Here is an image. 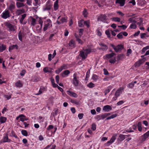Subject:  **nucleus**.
Segmentation results:
<instances>
[{"instance_id": "nucleus-11", "label": "nucleus", "mask_w": 149, "mask_h": 149, "mask_svg": "<svg viewBox=\"0 0 149 149\" xmlns=\"http://www.w3.org/2000/svg\"><path fill=\"white\" fill-rule=\"evenodd\" d=\"M123 89L124 88L123 87H121L119 88L116 92L115 95L116 96V97H118L122 93Z\"/></svg>"}, {"instance_id": "nucleus-17", "label": "nucleus", "mask_w": 149, "mask_h": 149, "mask_svg": "<svg viewBox=\"0 0 149 149\" xmlns=\"http://www.w3.org/2000/svg\"><path fill=\"white\" fill-rule=\"evenodd\" d=\"M115 55H116L115 53H112L111 54H106L105 56H104L103 58L104 59H105L106 58L109 59Z\"/></svg>"}, {"instance_id": "nucleus-59", "label": "nucleus", "mask_w": 149, "mask_h": 149, "mask_svg": "<svg viewBox=\"0 0 149 149\" xmlns=\"http://www.w3.org/2000/svg\"><path fill=\"white\" fill-rule=\"evenodd\" d=\"M84 114L82 113H79L78 115V117L79 118L81 119L82 118Z\"/></svg>"}, {"instance_id": "nucleus-18", "label": "nucleus", "mask_w": 149, "mask_h": 149, "mask_svg": "<svg viewBox=\"0 0 149 149\" xmlns=\"http://www.w3.org/2000/svg\"><path fill=\"white\" fill-rule=\"evenodd\" d=\"M125 3V0H116V4L118 3L120 6H123Z\"/></svg>"}, {"instance_id": "nucleus-35", "label": "nucleus", "mask_w": 149, "mask_h": 149, "mask_svg": "<svg viewBox=\"0 0 149 149\" xmlns=\"http://www.w3.org/2000/svg\"><path fill=\"white\" fill-rule=\"evenodd\" d=\"M10 140L8 138V136L7 135H6L4 137L3 139V142H10Z\"/></svg>"}, {"instance_id": "nucleus-44", "label": "nucleus", "mask_w": 149, "mask_h": 149, "mask_svg": "<svg viewBox=\"0 0 149 149\" xmlns=\"http://www.w3.org/2000/svg\"><path fill=\"white\" fill-rule=\"evenodd\" d=\"M87 86L88 87L90 88H93V87H94L95 86L94 84L92 82H90V83H89V84H88L87 85Z\"/></svg>"}, {"instance_id": "nucleus-1", "label": "nucleus", "mask_w": 149, "mask_h": 149, "mask_svg": "<svg viewBox=\"0 0 149 149\" xmlns=\"http://www.w3.org/2000/svg\"><path fill=\"white\" fill-rule=\"evenodd\" d=\"M91 52L90 48H87L86 49L83 48L82 50L80 51L79 56L82 58V60H84L86 59L88 54Z\"/></svg>"}, {"instance_id": "nucleus-2", "label": "nucleus", "mask_w": 149, "mask_h": 149, "mask_svg": "<svg viewBox=\"0 0 149 149\" xmlns=\"http://www.w3.org/2000/svg\"><path fill=\"white\" fill-rule=\"evenodd\" d=\"M5 25L8 29V30L10 32H15L17 29L15 26L13 25L10 23L7 22H5Z\"/></svg>"}, {"instance_id": "nucleus-7", "label": "nucleus", "mask_w": 149, "mask_h": 149, "mask_svg": "<svg viewBox=\"0 0 149 149\" xmlns=\"http://www.w3.org/2000/svg\"><path fill=\"white\" fill-rule=\"evenodd\" d=\"M110 114L109 113H105L102 114H100L97 116L96 118V119L99 120L102 119H104L105 118Z\"/></svg>"}, {"instance_id": "nucleus-13", "label": "nucleus", "mask_w": 149, "mask_h": 149, "mask_svg": "<svg viewBox=\"0 0 149 149\" xmlns=\"http://www.w3.org/2000/svg\"><path fill=\"white\" fill-rule=\"evenodd\" d=\"M74 78L73 80V83L75 86H77L79 85V81L77 79L74 74L73 76Z\"/></svg>"}, {"instance_id": "nucleus-10", "label": "nucleus", "mask_w": 149, "mask_h": 149, "mask_svg": "<svg viewBox=\"0 0 149 149\" xmlns=\"http://www.w3.org/2000/svg\"><path fill=\"white\" fill-rule=\"evenodd\" d=\"M98 21H100L104 23H107L106 19V16L105 15H102L100 16L98 18Z\"/></svg>"}, {"instance_id": "nucleus-45", "label": "nucleus", "mask_w": 149, "mask_h": 149, "mask_svg": "<svg viewBox=\"0 0 149 149\" xmlns=\"http://www.w3.org/2000/svg\"><path fill=\"white\" fill-rule=\"evenodd\" d=\"M22 134L24 136H26L28 135V133L26 130H23L21 131Z\"/></svg>"}, {"instance_id": "nucleus-32", "label": "nucleus", "mask_w": 149, "mask_h": 149, "mask_svg": "<svg viewBox=\"0 0 149 149\" xmlns=\"http://www.w3.org/2000/svg\"><path fill=\"white\" fill-rule=\"evenodd\" d=\"M18 48V46L17 45H13L10 46L9 48V51L10 52L11 50L14 48L17 49Z\"/></svg>"}, {"instance_id": "nucleus-20", "label": "nucleus", "mask_w": 149, "mask_h": 149, "mask_svg": "<svg viewBox=\"0 0 149 149\" xmlns=\"http://www.w3.org/2000/svg\"><path fill=\"white\" fill-rule=\"evenodd\" d=\"M26 14H24L23 15H21V18L19 20V22L20 23L22 24H24L25 23H23V21L24 19L26 17Z\"/></svg>"}, {"instance_id": "nucleus-55", "label": "nucleus", "mask_w": 149, "mask_h": 149, "mask_svg": "<svg viewBox=\"0 0 149 149\" xmlns=\"http://www.w3.org/2000/svg\"><path fill=\"white\" fill-rule=\"evenodd\" d=\"M56 82L58 84L59 82V77L58 75H56L55 77Z\"/></svg>"}, {"instance_id": "nucleus-21", "label": "nucleus", "mask_w": 149, "mask_h": 149, "mask_svg": "<svg viewBox=\"0 0 149 149\" xmlns=\"http://www.w3.org/2000/svg\"><path fill=\"white\" fill-rule=\"evenodd\" d=\"M38 22L39 24H40V26L39 27V28L38 29L39 31H40L41 30L42 28V27L43 23V21L42 19H41L40 17H38Z\"/></svg>"}, {"instance_id": "nucleus-29", "label": "nucleus", "mask_w": 149, "mask_h": 149, "mask_svg": "<svg viewBox=\"0 0 149 149\" xmlns=\"http://www.w3.org/2000/svg\"><path fill=\"white\" fill-rule=\"evenodd\" d=\"M69 45L71 48H73L75 47L74 41V40H71L70 41L69 43Z\"/></svg>"}, {"instance_id": "nucleus-15", "label": "nucleus", "mask_w": 149, "mask_h": 149, "mask_svg": "<svg viewBox=\"0 0 149 149\" xmlns=\"http://www.w3.org/2000/svg\"><path fill=\"white\" fill-rule=\"evenodd\" d=\"M99 45L102 47L99 48L100 49H101L103 51H105L107 50L108 48L107 46L102 43H100Z\"/></svg>"}, {"instance_id": "nucleus-31", "label": "nucleus", "mask_w": 149, "mask_h": 149, "mask_svg": "<svg viewBox=\"0 0 149 149\" xmlns=\"http://www.w3.org/2000/svg\"><path fill=\"white\" fill-rule=\"evenodd\" d=\"M15 8V5L13 3H11L8 6V9L12 11Z\"/></svg>"}, {"instance_id": "nucleus-46", "label": "nucleus", "mask_w": 149, "mask_h": 149, "mask_svg": "<svg viewBox=\"0 0 149 149\" xmlns=\"http://www.w3.org/2000/svg\"><path fill=\"white\" fill-rule=\"evenodd\" d=\"M43 71L45 73L50 72V71L49 70V68L47 67H45L43 68Z\"/></svg>"}, {"instance_id": "nucleus-54", "label": "nucleus", "mask_w": 149, "mask_h": 149, "mask_svg": "<svg viewBox=\"0 0 149 149\" xmlns=\"http://www.w3.org/2000/svg\"><path fill=\"white\" fill-rule=\"evenodd\" d=\"M84 24L86 25L87 27L88 28L89 27L90 22L88 21H84Z\"/></svg>"}, {"instance_id": "nucleus-48", "label": "nucleus", "mask_w": 149, "mask_h": 149, "mask_svg": "<svg viewBox=\"0 0 149 149\" xmlns=\"http://www.w3.org/2000/svg\"><path fill=\"white\" fill-rule=\"evenodd\" d=\"M81 35L80 34H79V35L77 34L76 33L75 34L74 36L76 39L77 40L80 39V38L81 37Z\"/></svg>"}, {"instance_id": "nucleus-6", "label": "nucleus", "mask_w": 149, "mask_h": 149, "mask_svg": "<svg viewBox=\"0 0 149 149\" xmlns=\"http://www.w3.org/2000/svg\"><path fill=\"white\" fill-rule=\"evenodd\" d=\"M111 46L116 52L121 51L124 48L123 45L121 44L118 45L116 46L113 44H111Z\"/></svg>"}, {"instance_id": "nucleus-37", "label": "nucleus", "mask_w": 149, "mask_h": 149, "mask_svg": "<svg viewBox=\"0 0 149 149\" xmlns=\"http://www.w3.org/2000/svg\"><path fill=\"white\" fill-rule=\"evenodd\" d=\"M6 49V46L3 45H2L0 46V52H2L3 51L5 50Z\"/></svg>"}, {"instance_id": "nucleus-28", "label": "nucleus", "mask_w": 149, "mask_h": 149, "mask_svg": "<svg viewBox=\"0 0 149 149\" xmlns=\"http://www.w3.org/2000/svg\"><path fill=\"white\" fill-rule=\"evenodd\" d=\"M33 4L35 6H40V0H34Z\"/></svg>"}, {"instance_id": "nucleus-50", "label": "nucleus", "mask_w": 149, "mask_h": 149, "mask_svg": "<svg viewBox=\"0 0 149 149\" xmlns=\"http://www.w3.org/2000/svg\"><path fill=\"white\" fill-rule=\"evenodd\" d=\"M117 36L119 39H121L123 38V36L122 34V32H121L119 33L117 35Z\"/></svg>"}, {"instance_id": "nucleus-12", "label": "nucleus", "mask_w": 149, "mask_h": 149, "mask_svg": "<svg viewBox=\"0 0 149 149\" xmlns=\"http://www.w3.org/2000/svg\"><path fill=\"white\" fill-rule=\"evenodd\" d=\"M149 136V130L141 136V140L142 141H145Z\"/></svg>"}, {"instance_id": "nucleus-34", "label": "nucleus", "mask_w": 149, "mask_h": 149, "mask_svg": "<svg viewBox=\"0 0 149 149\" xmlns=\"http://www.w3.org/2000/svg\"><path fill=\"white\" fill-rule=\"evenodd\" d=\"M6 117L1 116L0 117V123H4L6 122Z\"/></svg>"}, {"instance_id": "nucleus-43", "label": "nucleus", "mask_w": 149, "mask_h": 149, "mask_svg": "<svg viewBox=\"0 0 149 149\" xmlns=\"http://www.w3.org/2000/svg\"><path fill=\"white\" fill-rule=\"evenodd\" d=\"M130 27L131 29H136V25L135 23H133L130 25Z\"/></svg>"}, {"instance_id": "nucleus-38", "label": "nucleus", "mask_w": 149, "mask_h": 149, "mask_svg": "<svg viewBox=\"0 0 149 149\" xmlns=\"http://www.w3.org/2000/svg\"><path fill=\"white\" fill-rule=\"evenodd\" d=\"M111 86H109L107 89H106L104 93L105 95H106L107 93H108L110 91L111 89Z\"/></svg>"}, {"instance_id": "nucleus-3", "label": "nucleus", "mask_w": 149, "mask_h": 149, "mask_svg": "<svg viewBox=\"0 0 149 149\" xmlns=\"http://www.w3.org/2000/svg\"><path fill=\"white\" fill-rule=\"evenodd\" d=\"M52 4L49 0H48L45 5L43 7L42 10L43 11H49L52 8Z\"/></svg>"}, {"instance_id": "nucleus-14", "label": "nucleus", "mask_w": 149, "mask_h": 149, "mask_svg": "<svg viewBox=\"0 0 149 149\" xmlns=\"http://www.w3.org/2000/svg\"><path fill=\"white\" fill-rule=\"evenodd\" d=\"M112 108L111 106L109 105L104 106L103 108V110L106 112H109L112 110Z\"/></svg>"}, {"instance_id": "nucleus-27", "label": "nucleus", "mask_w": 149, "mask_h": 149, "mask_svg": "<svg viewBox=\"0 0 149 149\" xmlns=\"http://www.w3.org/2000/svg\"><path fill=\"white\" fill-rule=\"evenodd\" d=\"M16 87L20 88L22 86V84L20 80L18 81L15 84Z\"/></svg>"}, {"instance_id": "nucleus-23", "label": "nucleus", "mask_w": 149, "mask_h": 149, "mask_svg": "<svg viewBox=\"0 0 149 149\" xmlns=\"http://www.w3.org/2000/svg\"><path fill=\"white\" fill-rule=\"evenodd\" d=\"M125 139V135L120 134L118 136V140L120 141H122Z\"/></svg>"}, {"instance_id": "nucleus-5", "label": "nucleus", "mask_w": 149, "mask_h": 149, "mask_svg": "<svg viewBox=\"0 0 149 149\" xmlns=\"http://www.w3.org/2000/svg\"><path fill=\"white\" fill-rule=\"evenodd\" d=\"M11 15L10 12L7 10L4 11L1 15V17L3 19H6L9 18Z\"/></svg>"}, {"instance_id": "nucleus-51", "label": "nucleus", "mask_w": 149, "mask_h": 149, "mask_svg": "<svg viewBox=\"0 0 149 149\" xmlns=\"http://www.w3.org/2000/svg\"><path fill=\"white\" fill-rule=\"evenodd\" d=\"M112 143L111 142L110 140L109 141H108L106 143L104 144V145L105 146H108L110 145Z\"/></svg>"}, {"instance_id": "nucleus-63", "label": "nucleus", "mask_w": 149, "mask_h": 149, "mask_svg": "<svg viewBox=\"0 0 149 149\" xmlns=\"http://www.w3.org/2000/svg\"><path fill=\"white\" fill-rule=\"evenodd\" d=\"M26 3L29 5H31L32 0H26Z\"/></svg>"}, {"instance_id": "nucleus-30", "label": "nucleus", "mask_w": 149, "mask_h": 149, "mask_svg": "<svg viewBox=\"0 0 149 149\" xmlns=\"http://www.w3.org/2000/svg\"><path fill=\"white\" fill-rule=\"evenodd\" d=\"M70 102L74 104L77 105H79L80 104V101L77 100H70Z\"/></svg>"}, {"instance_id": "nucleus-39", "label": "nucleus", "mask_w": 149, "mask_h": 149, "mask_svg": "<svg viewBox=\"0 0 149 149\" xmlns=\"http://www.w3.org/2000/svg\"><path fill=\"white\" fill-rule=\"evenodd\" d=\"M98 76L97 75L95 74H93L92 77V79L94 81H96L98 79Z\"/></svg>"}, {"instance_id": "nucleus-57", "label": "nucleus", "mask_w": 149, "mask_h": 149, "mask_svg": "<svg viewBox=\"0 0 149 149\" xmlns=\"http://www.w3.org/2000/svg\"><path fill=\"white\" fill-rule=\"evenodd\" d=\"M132 52V50L131 49H127V56H129Z\"/></svg>"}, {"instance_id": "nucleus-61", "label": "nucleus", "mask_w": 149, "mask_h": 149, "mask_svg": "<svg viewBox=\"0 0 149 149\" xmlns=\"http://www.w3.org/2000/svg\"><path fill=\"white\" fill-rule=\"evenodd\" d=\"M55 33H52L50 34L49 38V40H52V39L53 37L54 36Z\"/></svg>"}, {"instance_id": "nucleus-16", "label": "nucleus", "mask_w": 149, "mask_h": 149, "mask_svg": "<svg viewBox=\"0 0 149 149\" xmlns=\"http://www.w3.org/2000/svg\"><path fill=\"white\" fill-rule=\"evenodd\" d=\"M67 93L69 95L72 97H78V95L77 94L72 91H67Z\"/></svg>"}, {"instance_id": "nucleus-56", "label": "nucleus", "mask_w": 149, "mask_h": 149, "mask_svg": "<svg viewBox=\"0 0 149 149\" xmlns=\"http://www.w3.org/2000/svg\"><path fill=\"white\" fill-rule=\"evenodd\" d=\"M105 33L107 35L108 38H110V33L109 30H107L106 31Z\"/></svg>"}, {"instance_id": "nucleus-26", "label": "nucleus", "mask_w": 149, "mask_h": 149, "mask_svg": "<svg viewBox=\"0 0 149 149\" xmlns=\"http://www.w3.org/2000/svg\"><path fill=\"white\" fill-rule=\"evenodd\" d=\"M24 36V34L23 32L20 31L18 34V38L19 40L21 41H22V38Z\"/></svg>"}, {"instance_id": "nucleus-33", "label": "nucleus", "mask_w": 149, "mask_h": 149, "mask_svg": "<svg viewBox=\"0 0 149 149\" xmlns=\"http://www.w3.org/2000/svg\"><path fill=\"white\" fill-rule=\"evenodd\" d=\"M25 116L23 114L20 115H19V117H20V120L22 122H24V121L27 120V119L24 118V117Z\"/></svg>"}, {"instance_id": "nucleus-40", "label": "nucleus", "mask_w": 149, "mask_h": 149, "mask_svg": "<svg viewBox=\"0 0 149 149\" xmlns=\"http://www.w3.org/2000/svg\"><path fill=\"white\" fill-rule=\"evenodd\" d=\"M112 19L115 22H120V19L118 17H115L112 18Z\"/></svg>"}, {"instance_id": "nucleus-41", "label": "nucleus", "mask_w": 149, "mask_h": 149, "mask_svg": "<svg viewBox=\"0 0 149 149\" xmlns=\"http://www.w3.org/2000/svg\"><path fill=\"white\" fill-rule=\"evenodd\" d=\"M117 116V114H114L112 115L111 116H110L108 118H107L106 119L107 120H109L113 118H115Z\"/></svg>"}, {"instance_id": "nucleus-25", "label": "nucleus", "mask_w": 149, "mask_h": 149, "mask_svg": "<svg viewBox=\"0 0 149 149\" xmlns=\"http://www.w3.org/2000/svg\"><path fill=\"white\" fill-rule=\"evenodd\" d=\"M31 24L33 26H34L36 24V19L32 17H31Z\"/></svg>"}, {"instance_id": "nucleus-36", "label": "nucleus", "mask_w": 149, "mask_h": 149, "mask_svg": "<svg viewBox=\"0 0 149 149\" xmlns=\"http://www.w3.org/2000/svg\"><path fill=\"white\" fill-rule=\"evenodd\" d=\"M117 136V134H114L111 138L110 141L113 143L116 140Z\"/></svg>"}, {"instance_id": "nucleus-62", "label": "nucleus", "mask_w": 149, "mask_h": 149, "mask_svg": "<svg viewBox=\"0 0 149 149\" xmlns=\"http://www.w3.org/2000/svg\"><path fill=\"white\" fill-rule=\"evenodd\" d=\"M118 27H119L122 28L123 30H125L127 28V26L125 25H122V26H118Z\"/></svg>"}, {"instance_id": "nucleus-64", "label": "nucleus", "mask_w": 149, "mask_h": 149, "mask_svg": "<svg viewBox=\"0 0 149 149\" xmlns=\"http://www.w3.org/2000/svg\"><path fill=\"white\" fill-rule=\"evenodd\" d=\"M124 102L123 100H121L117 102V104L118 105H120L123 104Z\"/></svg>"}, {"instance_id": "nucleus-9", "label": "nucleus", "mask_w": 149, "mask_h": 149, "mask_svg": "<svg viewBox=\"0 0 149 149\" xmlns=\"http://www.w3.org/2000/svg\"><path fill=\"white\" fill-rule=\"evenodd\" d=\"M68 68L67 65L66 64H63L57 70H56L55 72L56 74H59L63 70L65 69Z\"/></svg>"}, {"instance_id": "nucleus-8", "label": "nucleus", "mask_w": 149, "mask_h": 149, "mask_svg": "<svg viewBox=\"0 0 149 149\" xmlns=\"http://www.w3.org/2000/svg\"><path fill=\"white\" fill-rule=\"evenodd\" d=\"M146 61V58H143L141 59L138 61L135 64V67H138L141 64L143 63L145 61Z\"/></svg>"}, {"instance_id": "nucleus-19", "label": "nucleus", "mask_w": 149, "mask_h": 149, "mask_svg": "<svg viewBox=\"0 0 149 149\" xmlns=\"http://www.w3.org/2000/svg\"><path fill=\"white\" fill-rule=\"evenodd\" d=\"M16 6L17 8H19L24 6L25 4L23 2H16Z\"/></svg>"}, {"instance_id": "nucleus-47", "label": "nucleus", "mask_w": 149, "mask_h": 149, "mask_svg": "<svg viewBox=\"0 0 149 149\" xmlns=\"http://www.w3.org/2000/svg\"><path fill=\"white\" fill-rule=\"evenodd\" d=\"M109 62L111 63H114L116 62V59L115 57L113 58L112 59H110L109 60Z\"/></svg>"}, {"instance_id": "nucleus-4", "label": "nucleus", "mask_w": 149, "mask_h": 149, "mask_svg": "<svg viewBox=\"0 0 149 149\" xmlns=\"http://www.w3.org/2000/svg\"><path fill=\"white\" fill-rule=\"evenodd\" d=\"M52 26V21L50 19H47L44 22V27L43 31H46L48 28Z\"/></svg>"}, {"instance_id": "nucleus-52", "label": "nucleus", "mask_w": 149, "mask_h": 149, "mask_svg": "<svg viewBox=\"0 0 149 149\" xmlns=\"http://www.w3.org/2000/svg\"><path fill=\"white\" fill-rule=\"evenodd\" d=\"M88 13L86 9H84L83 12V14L85 17H87Z\"/></svg>"}, {"instance_id": "nucleus-24", "label": "nucleus", "mask_w": 149, "mask_h": 149, "mask_svg": "<svg viewBox=\"0 0 149 149\" xmlns=\"http://www.w3.org/2000/svg\"><path fill=\"white\" fill-rule=\"evenodd\" d=\"M70 73V72L68 70H66L63 72L61 73L62 76L63 77H64V75H66L67 76H68V75Z\"/></svg>"}, {"instance_id": "nucleus-49", "label": "nucleus", "mask_w": 149, "mask_h": 149, "mask_svg": "<svg viewBox=\"0 0 149 149\" xmlns=\"http://www.w3.org/2000/svg\"><path fill=\"white\" fill-rule=\"evenodd\" d=\"M128 21L131 23H135L136 22V21L134 19V18L133 17L130 18L128 19Z\"/></svg>"}, {"instance_id": "nucleus-42", "label": "nucleus", "mask_w": 149, "mask_h": 149, "mask_svg": "<svg viewBox=\"0 0 149 149\" xmlns=\"http://www.w3.org/2000/svg\"><path fill=\"white\" fill-rule=\"evenodd\" d=\"M84 21L83 20H81L78 22V26L80 27H82L83 26V23Z\"/></svg>"}, {"instance_id": "nucleus-58", "label": "nucleus", "mask_w": 149, "mask_h": 149, "mask_svg": "<svg viewBox=\"0 0 149 149\" xmlns=\"http://www.w3.org/2000/svg\"><path fill=\"white\" fill-rule=\"evenodd\" d=\"M134 86V83L131 82L129 84L128 87L130 88H132Z\"/></svg>"}, {"instance_id": "nucleus-60", "label": "nucleus", "mask_w": 149, "mask_h": 149, "mask_svg": "<svg viewBox=\"0 0 149 149\" xmlns=\"http://www.w3.org/2000/svg\"><path fill=\"white\" fill-rule=\"evenodd\" d=\"M91 128L93 130H95L96 129V125L94 124H92Z\"/></svg>"}, {"instance_id": "nucleus-53", "label": "nucleus", "mask_w": 149, "mask_h": 149, "mask_svg": "<svg viewBox=\"0 0 149 149\" xmlns=\"http://www.w3.org/2000/svg\"><path fill=\"white\" fill-rule=\"evenodd\" d=\"M67 20V17H63L61 19V21L62 23H63L66 21Z\"/></svg>"}, {"instance_id": "nucleus-22", "label": "nucleus", "mask_w": 149, "mask_h": 149, "mask_svg": "<svg viewBox=\"0 0 149 149\" xmlns=\"http://www.w3.org/2000/svg\"><path fill=\"white\" fill-rule=\"evenodd\" d=\"M58 0H56L54 3V8L55 10H57L58 8Z\"/></svg>"}]
</instances>
